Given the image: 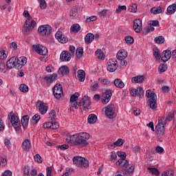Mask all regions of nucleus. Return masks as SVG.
Returning <instances> with one entry per match:
<instances>
[{
	"label": "nucleus",
	"instance_id": "bf43d9fd",
	"mask_svg": "<svg viewBox=\"0 0 176 176\" xmlns=\"http://www.w3.org/2000/svg\"><path fill=\"white\" fill-rule=\"evenodd\" d=\"M70 16L72 17H76L78 16V10L73 8L70 12Z\"/></svg>",
	"mask_w": 176,
	"mask_h": 176
},
{
	"label": "nucleus",
	"instance_id": "338daca9",
	"mask_svg": "<svg viewBox=\"0 0 176 176\" xmlns=\"http://www.w3.org/2000/svg\"><path fill=\"white\" fill-rule=\"evenodd\" d=\"M52 122H48L43 125V129H52Z\"/></svg>",
	"mask_w": 176,
	"mask_h": 176
},
{
	"label": "nucleus",
	"instance_id": "b1692460",
	"mask_svg": "<svg viewBox=\"0 0 176 176\" xmlns=\"http://www.w3.org/2000/svg\"><path fill=\"white\" fill-rule=\"evenodd\" d=\"M116 57L118 60H125L127 57V51L121 50L118 52Z\"/></svg>",
	"mask_w": 176,
	"mask_h": 176
},
{
	"label": "nucleus",
	"instance_id": "72a5a7b5",
	"mask_svg": "<svg viewBox=\"0 0 176 176\" xmlns=\"http://www.w3.org/2000/svg\"><path fill=\"white\" fill-rule=\"evenodd\" d=\"M97 58L99 60H105V55L104 54V52L101 50H98L95 53Z\"/></svg>",
	"mask_w": 176,
	"mask_h": 176
},
{
	"label": "nucleus",
	"instance_id": "6e6d98bb",
	"mask_svg": "<svg viewBox=\"0 0 176 176\" xmlns=\"http://www.w3.org/2000/svg\"><path fill=\"white\" fill-rule=\"evenodd\" d=\"M23 14L24 17H28L26 20H29V21H30V20L32 19V16L30 15V12H28V10H24Z\"/></svg>",
	"mask_w": 176,
	"mask_h": 176
},
{
	"label": "nucleus",
	"instance_id": "5701e85b",
	"mask_svg": "<svg viewBox=\"0 0 176 176\" xmlns=\"http://www.w3.org/2000/svg\"><path fill=\"white\" fill-rule=\"evenodd\" d=\"M60 58L62 61H69L71 60V54L68 51H63L60 54Z\"/></svg>",
	"mask_w": 176,
	"mask_h": 176
},
{
	"label": "nucleus",
	"instance_id": "c9c22d12",
	"mask_svg": "<svg viewBox=\"0 0 176 176\" xmlns=\"http://www.w3.org/2000/svg\"><path fill=\"white\" fill-rule=\"evenodd\" d=\"M72 32H79L80 31V25L78 23H74L72 25L70 28Z\"/></svg>",
	"mask_w": 176,
	"mask_h": 176
},
{
	"label": "nucleus",
	"instance_id": "9b49d317",
	"mask_svg": "<svg viewBox=\"0 0 176 176\" xmlns=\"http://www.w3.org/2000/svg\"><path fill=\"white\" fill-rule=\"evenodd\" d=\"M53 94L57 100H59L63 96V86L61 84H56L52 89Z\"/></svg>",
	"mask_w": 176,
	"mask_h": 176
},
{
	"label": "nucleus",
	"instance_id": "864d4df0",
	"mask_svg": "<svg viewBox=\"0 0 176 176\" xmlns=\"http://www.w3.org/2000/svg\"><path fill=\"white\" fill-rule=\"evenodd\" d=\"M129 12H132V13H135L137 12V4H132L129 6Z\"/></svg>",
	"mask_w": 176,
	"mask_h": 176
},
{
	"label": "nucleus",
	"instance_id": "58836bf2",
	"mask_svg": "<svg viewBox=\"0 0 176 176\" xmlns=\"http://www.w3.org/2000/svg\"><path fill=\"white\" fill-rule=\"evenodd\" d=\"M155 43L158 45H162L166 40L164 39V36H159L155 38L154 39Z\"/></svg>",
	"mask_w": 176,
	"mask_h": 176
},
{
	"label": "nucleus",
	"instance_id": "f3484780",
	"mask_svg": "<svg viewBox=\"0 0 176 176\" xmlns=\"http://www.w3.org/2000/svg\"><path fill=\"white\" fill-rule=\"evenodd\" d=\"M133 29L138 34L142 31V21H141V19L134 20Z\"/></svg>",
	"mask_w": 176,
	"mask_h": 176
},
{
	"label": "nucleus",
	"instance_id": "0e129e2a",
	"mask_svg": "<svg viewBox=\"0 0 176 176\" xmlns=\"http://www.w3.org/2000/svg\"><path fill=\"white\" fill-rule=\"evenodd\" d=\"M12 175H13V173H12V171L7 170H5L1 176H12Z\"/></svg>",
	"mask_w": 176,
	"mask_h": 176
},
{
	"label": "nucleus",
	"instance_id": "7ed1b4c3",
	"mask_svg": "<svg viewBox=\"0 0 176 176\" xmlns=\"http://www.w3.org/2000/svg\"><path fill=\"white\" fill-rule=\"evenodd\" d=\"M8 118L14 130L16 131H19L21 127V123L20 122V118H19V116L14 114L13 111H11L8 114Z\"/></svg>",
	"mask_w": 176,
	"mask_h": 176
},
{
	"label": "nucleus",
	"instance_id": "a18cd8bd",
	"mask_svg": "<svg viewBox=\"0 0 176 176\" xmlns=\"http://www.w3.org/2000/svg\"><path fill=\"white\" fill-rule=\"evenodd\" d=\"M159 72L163 73L165 71H167V65L165 64H160L158 67Z\"/></svg>",
	"mask_w": 176,
	"mask_h": 176
},
{
	"label": "nucleus",
	"instance_id": "09e8293b",
	"mask_svg": "<svg viewBox=\"0 0 176 176\" xmlns=\"http://www.w3.org/2000/svg\"><path fill=\"white\" fill-rule=\"evenodd\" d=\"M76 54L78 58H81V57H83V49L78 48Z\"/></svg>",
	"mask_w": 176,
	"mask_h": 176
},
{
	"label": "nucleus",
	"instance_id": "6ab92c4d",
	"mask_svg": "<svg viewBox=\"0 0 176 176\" xmlns=\"http://www.w3.org/2000/svg\"><path fill=\"white\" fill-rule=\"evenodd\" d=\"M55 38L60 42V43H67L68 38L63 34L61 32H57L55 34Z\"/></svg>",
	"mask_w": 176,
	"mask_h": 176
},
{
	"label": "nucleus",
	"instance_id": "4be33fe9",
	"mask_svg": "<svg viewBox=\"0 0 176 176\" xmlns=\"http://www.w3.org/2000/svg\"><path fill=\"white\" fill-rule=\"evenodd\" d=\"M31 148H32L31 140L28 139L25 140L22 143V149L25 152H29Z\"/></svg>",
	"mask_w": 176,
	"mask_h": 176
},
{
	"label": "nucleus",
	"instance_id": "ddd939ff",
	"mask_svg": "<svg viewBox=\"0 0 176 176\" xmlns=\"http://www.w3.org/2000/svg\"><path fill=\"white\" fill-rule=\"evenodd\" d=\"M33 47L34 50H35V52H36V53L41 56H46L48 53L47 48L41 45L40 44L33 45Z\"/></svg>",
	"mask_w": 176,
	"mask_h": 176
},
{
	"label": "nucleus",
	"instance_id": "2f4dec72",
	"mask_svg": "<svg viewBox=\"0 0 176 176\" xmlns=\"http://www.w3.org/2000/svg\"><path fill=\"white\" fill-rule=\"evenodd\" d=\"M45 80H47L49 83L54 82L57 79V74H52L50 76H47L44 78Z\"/></svg>",
	"mask_w": 176,
	"mask_h": 176
},
{
	"label": "nucleus",
	"instance_id": "3c124183",
	"mask_svg": "<svg viewBox=\"0 0 176 176\" xmlns=\"http://www.w3.org/2000/svg\"><path fill=\"white\" fill-rule=\"evenodd\" d=\"M99 82L102 83V85H109L111 83V81L108 80V78H98Z\"/></svg>",
	"mask_w": 176,
	"mask_h": 176
},
{
	"label": "nucleus",
	"instance_id": "4468645a",
	"mask_svg": "<svg viewBox=\"0 0 176 176\" xmlns=\"http://www.w3.org/2000/svg\"><path fill=\"white\" fill-rule=\"evenodd\" d=\"M16 69H20L23 68L25 64H27V58L25 56H21L19 58L16 57Z\"/></svg>",
	"mask_w": 176,
	"mask_h": 176
},
{
	"label": "nucleus",
	"instance_id": "f257e3e1",
	"mask_svg": "<svg viewBox=\"0 0 176 176\" xmlns=\"http://www.w3.org/2000/svg\"><path fill=\"white\" fill-rule=\"evenodd\" d=\"M89 140H90V134L86 132H80L72 135H67L66 138L67 144H70L73 146H79V148L87 146Z\"/></svg>",
	"mask_w": 176,
	"mask_h": 176
},
{
	"label": "nucleus",
	"instance_id": "49530a36",
	"mask_svg": "<svg viewBox=\"0 0 176 176\" xmlns=\"http://www.w3.org/2000/svg\"><path fill=\"white\" fill-rule=\"evenodd\" d=\"M7 57L8 54H6V52L3 50H0V60H5Z\"/></svg>",
	"mask_w": 176,
	"mask_h": 176
},
{
	"label": "nucleus",
	"instance_id": "393cba45",
	"mask_svg": "<svg viewBox=\"0 0 176 176\" xmlns=\"http://www.w3.org/2000/svg\"><path fill=\"white\" fill-rule=\"evenodd\" d=\"M77 77L80 82H85V79H86V72L82 69L78 70Z\"/></svg>",
	"mask_w": 176,
	"mask_h": 176
},
{
	"label": "nucleus",
	"instance_id": "13d9d810",
	"mask_svg": "<svg viewBox=\"0 0 176 176\" xmlns=\"http://www.w3.org/2000/svg\"><path fill=\"white\" fill-rule=\"evenodd\" d=\"M127 7L126 6H120L118 8L116 9V13H120L122 10H126Z\"/></svg>",
	"mask_w": 176,
	"mask_h": 176
},
{
	"label": "nucleus",
	"instance_id": "f03ea898",
	"mask_svg": "<svg viewBox=\"0 0 176 176\" xmlns=\"http://www.w3.org/2000/svg\"><path fill=\"white\" fill-rule=\"evenodd\" d=\"M146 97L148 98L147 104L151 109H156L157 108V96L152 90L148 89L146 91Z\"/></svg>",
	"mask_w": 176,
	"mask_h": 176
},
{
	"label": "nucleus",
	"instance_id": "aec40b11",
	"mask_svg": "<svg viewBox=\"0 0 176 176\" xmlns=\"http://www.w3.org/2000/svg\"><path fill=\"white\" fill-rule=\"evenodd\" d=\"M16 57H11L6 63L7 69H12V68H16Z\"/></svg>",
	"mask_w": 176,
	"mask_h": 176
},
{
	"label": "nucleus",
	"instance_id": "e2e57ef3",
	"mask_svg": "<svg viewBox=\"0 0 176 176\" xmlns=\"http://www.w3.org/2000/svg\"><path fill=\"white\" fill-rule=\"evenodd\" d=\"M58 149H60V151H65V149H68L69 148V146L67 144H62L58 146Z\"/></svg>",
	"mask_w": 176,
	"mask_h": 176
},
{
	"label": "nucleus",
	"instance_id": "f8f14e48",
	"mask_svg": "<svg viewBox=\"0 0 176 176\" xmlns=\"http://www.w3.org/2000/svg\"><path fill=\"white\" fill-rule=\"evenodd\" d=\"M107 68L109 72H115L118 69V62L116 59H109L107 62Z\"/></svg>",
	"mask_w": 176,
	"mask_h": 176
},
{
	"label": "nucleus",
	"instance_id": "5fc2aeb1",
	"mask_svg": "<svg viewBox=\"0 0 176 176\" xmlns=\"http://www.w3.org/2000/svg\"><path fill=\"white\" fill-rule=\"evenodd\" d=\"M6 164H8V160H6L3 157H1L0 158V166H1V167H5Z\"/></svg>",
	"mask_w": 176,
	"mask_h": 176
},
{
	"label": "nucleus",
	"instance_id": "79ce46f5",
	"mask_svg": "<svg viewBox=\"0 0 176 176\" xmlns=\"http://www.w3.org/2000/svg\"><path fill=\"white\" fill-rule=\"evenodd\" d=\"M148 170L149 173L152 174V175H159V174H160L159 170H157L156 168H148Z\"/></svg>",
	"mask_w": 176,
	"mask_h": 176
},
{
	"label": "nucleus",
	"instance_id": "de8ad7c7",
	"mask_svg": "<svg viewBox=\"0 0 176 176\" xmlns=\"http://www.w3.org/2000/svg\"><path fill=\"white\" fill-rule=\"evenodd\" d=\"M118 159V155H116V153L115 151L111 152V162L113 163H115Z\"/></svg>",
	"mask_w": 176,
	"mask_h": 176
},
{
	"label": "nucleus",
	"instance_id": "423d86ee",
	"mask_svg": "<svg viewBox=\"0 0 176 176\" xmlns=\"http://www.w3.org/2000/svg\"><path fill=\"white\" fill-rule=\"evenodd\" d=\"M116 165L121 166V167H125V168H126L125 170V173H126V174H131V173H134V165H131L129 167V161L126 160V158L118 160L116 162ZM127 167L129 168H127Z\"/></svg>",
	"mask_w": 176,
	"mask_h": 176
},
{
	"label": "nucleus",
	"instance_id": "bb28decb",
	"mask_svg": "<svg viewBox=\"0 0 176 176\" xmlns=\"http://www.w3.org/2000/svg\"><path fill=\"white\" fill-rule=\"evenodd\" d=\"M144 79L145 78L144 77V76H137L132 78L131 82L132 83H142Z\"/></svg>",
	"mask_w": 176,
	"mask_h": 176
},
{
	"label": "nucleus",
	"instance_id": "473e14b6",
	"mask_svg": "<svg viewBox=\"0 0 176 176\" xmlns=\"http://www.w3.org/2000/svg\"><path fill=\"white\" fill-rule=\"evenodd\" d=\"M87 120L89 124H94L97 122V116L96 114H90L88 116Z\"/></svg>",
	"mask_w": 176,
	"mask_h": 176
},
{
	"label": "nucleus",
	"instance_id": "4d7b16f0",
	"mask_svg": "<svg viewBox=\"0 0 176 176\" xmlns=\"http://www.w3.org/2000/svg\"><path fill=\"white\" fill-rule=\"evenodd\" d=\"M34 159L35 162H37V163H42V157L39 154H36L34 156Z\"/></svg>",
	"mask_w": 176,
	"mask_h": 176
},
{
	"label": "nucleus",
	"instance_id": "39448f33",
	"mask_svg": "<svg viewBox=\"0 0 176 176\" xmlns=\"http://www.w3.org/2000/svg\"><path fill=\"white\" fill-rule=\"evenodd\" d=\"M165 120L166 119L164 117L158 120V124L155 126V133L158 137H163L166 134V129H164V125L166 124Z\"/></svg>",
	"mask_w": 176,
	"mask_h": 176
},
{
	"label": "nucleus",
	"instance_id": "8fccbe9b",
	"mask_svg": "<svg viewBox=\"0 0 176 176\" xmlns=\"http://www.w3.org/2000/svg\"><path fill=\"white\" fill-rule=\"evenodd\" d=\"M161 118H163V117H161ZM174 118V114L173 113H169L168 116L166 118V117H164V119H165V123L166 124H167V120L168 122H171V120H173V118Z\"/></svg>",
	"mask_w": 176,
	"mask_h": 176
},
{
	"label": "nucleus",
	"instance_id": "412c9836",
	"mask_svg": "<svg viewBox=\"0 0 176 176\" xmlns=\"http://www.w3.org/2000/svg\"><path fill=\"white\" fill-rule=\"evenodd\" d=\"M161 58L164 63H166L171 58V51L166 50L162 52Z\"/></svg>",
	"mask_w": 176,
	"mask_h": 176
},
{
	"label": "nucleus",
	"instance_id": "c85d7f7f",
	"mask_svg": "<svg viewBox=\"0 0 176 176\" xmlns=\"http://www.w3.org/2000/svg\"><path fill=\"white\" fill-rule=\"evenodd\" d=\"M113 84L116 87H118V89H123V87H124V82H123V81L120 78L115 79L113 80Z\"/></svg>",
	"mask_w": 176,
	"mask_h": 176
},
{
	"label": "nucleus",
	"instance_id": "ea45409f",
	"mask_svg": "<svg viewBox=\"0 0 176 176\" xmlns=\"http://www.w3.org/2000/svg\"><path fill=\"white\" fill-rule=\"evenodd\" d=\"M153 56L156 60H160V50L158 48H153Z\"/></svg>",
	"mask_w": 176,
	"mask_h": 176
},
{
	"label": "nucleus",
	"instance_id": "7c9ffc66",
	"mask_svg": "<svg viewBox=\"0 0 176 176\" xmlns=\"http://www.w3.org/2000/svg\"><path fill=\"white\" fill-rule=\"evenodd\" d=\"M175 11H176L175 3H173L172 5L169 6L166 10L167 14H174V13H175Z\"/></svg>",
	"mask_w": 176,
	"mask_h": 176
},
{
	"label": "nucleus",
	"instance_id": "37998d69",
	"mask_svg": "<svg viewBox=\"0 0 176 176\" xmlns=\"http://www.w3.org/2000/svg\"><path fill=\"white\" fill-rule=\"evenodd\" d=\"M125 42L128 45H133L134 43V38L131 36H125Z\"/></svg>",
	"mask_w": 176,
	"mask_h": 176
},
{
	"label": "nucleus",
	"instance_id": "774afa93",
	"mask_svg": "<svg viewBox=\"0 0 176 176\" xmlns=\"http://www.w3.org/2000/svg\"><path fill=\"white\" fill-rule=\"evenodd\" d=\"M161 176H174V173H173L171 171L167 170L164 172Z\"/></svg>",
	"mask_w": 176,
	"mask_h": 176
},
{
	"label": "nucleus",
	"instance_id": "a878e982",
	"mask_svg": "<svg viewBox=\"0 0 176 176\" xmlns=\"http://www.w3.org/2000/svg\"><path fill=\"white\" fill-rule=\"evenodd\" d=\"M85 43L87 45H89V43H91L93 41H94V34L92 33H88L85 37Z\"/></svg>",
	"mask_w": 176,
	"mask_h": 176
},
{
	"label": "nucleus",
	"instance_id": "680f3d73",
	"mask_svg": "<svg viewBox=\"0 0 176 176\" xmlns=\"http://www.w3.org/2000/svg\"><path fill=\"white\" fill-rule=\"evenodd\" d=\"M118 156H119V157H121V159H126V153L123 152V151H118L117 153Z\"/></svg>",
	"mask_w": 176,
	"mask_h": 176
},
{
	"label": "nucleus",
	"instance_id": "9d476101",
	"mask_svg": "<svg viewBox=\"0 0 176 176\" xmlns=\"http://www.w3.org/2000/svg\"><path fill=\"white\" fill-rule=\"evenodd\" d=\"M38 32L45 36V35H50L52 34V26L49 25H43L38 28Z\"/></svg>",
	"mask_w": 176,
	"mask_h": 176
},
{
	"label": "nucleus",
	"instance_id": "20e7f679",
	"mask_svg": "<svg viewBox=\"0 0 176 176\" xmlns=\"http://www.w3.org/2000/svg\"><path fill=\"white\" fill-rule=\"evenodd\" d=\"M73 164L80 168H86L89 167V161L81 156H76L73 157Z\"/></svg>",
	"mask_w": 176,
	"mask_h": 176
},
{
	"label": "nucleus",
	"instance_id": "603ef678",
	"mask_svg": "<svg viewBox=\"0 0 176 176\" xmlns=\"http://www.w3.org/2000/svg\"><path fill=\"white\" fill-rule=\"evenodd\" d=\"M30 166H25L23 168V175L24 176H30Z\"/></svg>",
	"mask_w": 176,
	"mask_h": 176
},
{
	"label": "nucleus",
	"instance_id": "052dcab7",
	"mask_svg": "<svg viewBox=\"0 0 176 176\" xmlns=\"http://www.w3.org/2000/svg\"><path fill=\"white\" fill-rule=\"evenodd\" d=\"M123 144H124L123 140H122L120 138L114 142V145H116V146H122V145H123Z\"/></svg>",
	"mask_w": 176,
	"mask_h": 176
},
{
	"label": "nucleus",
	"instance_id": "f704fd0d",
	"mask_svg": "<svg viewBox=\"0 0 176 176\" xmlns=\"http://www.w3.org/2000/svg\"><path fill=\"white\" fill-rule=\"evenodd\" d=\"M59 71L62 75H68V74H69V68L68 66H62L59 68Z\"/></svg>",
	"mask_w": 176,
	"mask_h": 176
},
{
	"label": "nucleus",
	"instance_id": "c03bdc74",
	"mask_svg": "<svg viewBox=\"0 0 176 176\" xmlns=\"http://www.w3.org/2000/svg\"><path fill=\"white\" fill-rule=\"evenodd\" d=\"M41 120V115L36 113L35 114L32 118V122L34 124H36V123H38V122H39V120Z\"/></svg>",
	"mask_w": 176,
	"mask_h": 176
},
{
	"label": "nucleus",
	"instance_id": "c756f323",
	"mask_svg": "<svg viewBox=\"0 0 176 176\" xmlns=\"http://www.w3.org/2000/svg\"><path fill=\"white\" fill-rule=\"evenodd\" d=\"M38 109L41 115H45L47 112L48 107L45 103H41Z\"/></svg>",
	"mask_w": 176,
	"mask_h": 176
},
{
	"label": "nucleus",
	"instance_id": "6e6552de",
	"mask_svg": "<svg viewBox=\"0 0 176 176\" xmlns=\"http://www.w3.org/2000/svg\"><path fill=\"white\" fill-rule=\"evenodd\" d=\"M35 25H36V22L35 21V20H32L30 21H29V19H28L25 21L23 25V32H25V34H28L30 31H32V30H34Z\"/></svg>",
	"mask_w": 176,
	"mask_h": 176
},
{
	"label": "nucleus",
	"instance_id": "2eb2a0df",
	"mask_svg": "<svg viewBox=\"0 0 176 176\" xmlns=\"http://www.w3.org/2000/svg\"><path fill=\"white\" fill-rule=\"evenodd\" d=\"M78 98H79V93L78 92H76L70 97V102L72 103V108H75V109H78V107L79 105V102H76L78 101Z\"/></svg>",
	"mask_w": 176,
	"mask_h": 176
},
{
	"label": "nucleus",
	"instance_id": "a211bd4d",
	"mask_svg": "<svg viewBox=\"0 0 176 176\" xmlns=\"http://www.w3.org/2000/svg\"><path fill=\"white\" fill-rule=\"evenodd\" d=\"M130 93L133 97H141V96H144V89L142 87L132 88Z\"/></svg>",
	"mask_w": 176,
	"mask_h": 176
},
{
	"label": "nucleus",
	"instance_id": "4c0bfd02",
	"mask_svg": "<svg viewBox=\"0 0 176 176\" xmlns=\"http://www.w3.org/2000/svg\"><path fill=\"white\" fill-rule=\"evenodd\" d=\"M57 118V114L56 113L55 110H51L49 113V117L48 118L50 119V120H56Z\"/></svg>",
	"mask_w": 176,
	"mask_h": 176
},
{
	"label": "nucleus",
	"instance_id": "69168bd1",
	"mask_svg": "<svg viewBox=\"0 0 176 176\" xmlns=\"http://www.w3.org/2000/svg\"><path fill=\"white\" fill-rule=\"evenodd\" d=\"M58 127H60V125H58V122H52V126H51V129L52 130H56V129H58Z\"/></svg>",
	"mask_w": 176,
	"mask_h": 176
},
{
	"label": "nucleus",
	"instance_id": "e433bc0d",
	"mask_svg": "<svg viewBox=\"0 0 176 176\" xmlns=\"http://www.w3.org/2000/svg\"><path fill=\"white\" fill-rule=\"evenodd\" d=\"M151 12L153 14H159L162 13V7H153L151 9Z\"/></svg>",
	"mask_w": 176,
	"mask_h": 176
},
{
	"label": "nucleus",
	"instance_id": "0eeeda50",
	"mask_svg": "<svg viewBox=\"0 0 176 176\" xmlns=\"http://www.w3.org/2000/svg\"><path fill=\"white\" fill-rule=\"evenodd\" d=\"M104 115L109 119H113L116 118V107H115V104H109L107 107L104 108Z\"/></svg>",
	"mask_w": 176,
	"mask_h": 176
},
{
	"label": "nucleus",
	"instance_id": "dca6fc26",
	"mask_svg": "<svg viewBox=\"0 0 176 176\" xmlns=\"http://www.w3.org/2000/svg\"><path fill=\"white\" fill-rule=\"evenodd\" d=\"M112 97V91L111 90H107L102 96V104H108L111 101Z\"/></svg>",
	"mask_w": 176,
	"mask_h": 176
},
{
	"label": "nucleus",
	"instance_id": "1a4fd4ad",
	"mask_svg": "<svg viewBox=\"0 0 176 176\" xmlns=\"http://www.w3.org/2000/svg\"><path fill=\"white\" fill-rule=\"evenodd\" d=\"M91 105V101L90 100V98L87 96H85L81 102H78V107H84L83 110L87 111V109H90Z\"/></svg>",
	"mask_w": 176,
	"mask_h": 176
},
{
	"label": "nucleus",
	"instance_id": "cd10ccee",
	"mask_svg": "<svg viewBox=\"0 0 176 176\" xmlns=\"http://www.w3.org/2000/svg\"><path fill=\"white\" fill-rule=\"evenodd\" d=\"M29 120L30 117L28 116V115H25L22 117L21 122L23 129H25V127L28 126Z\"/></svg>",
	"mask_w": 176,
	"mask_h": 176
},
{
	"label": "nucleus",
	"instance_id": "a19ab883",
	"mask_svg": "<svg viewBox=\"0 0 176 176\" xmlns=\"http://www.w3.org/2000/svg\"><path fill=\"white\" fill-rule=\"evenodd\" d=\"M20 91H22V93H28V91L30 89L28 88V86L25 84H21L19 87Z\"/></svg>",
	"mask_w": 176,
	"mask_h": 176
}]
</instances>
